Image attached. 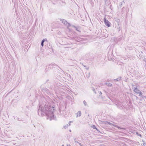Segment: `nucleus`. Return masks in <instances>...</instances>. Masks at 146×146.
Masks as SVG:
<instances>
[{"label": "nucleus", "instance_id": "1", "mask_svg": "<svg viewBox=\"0 0 146 146\" xmlns=\"http://www.w3.org/2000/svg\"><path fill=\"white\" fill-rule=\"evenodd\" d=\"M54 108L50 107L47 105H41L39 106L38 110V114L41 115L47 116L50 120L54 119L53 113L54 112Z\"/></svg>", "mask_w": 146, "mask_h": 146}, {"label": "nucleus", "instance_id": "2", "mask_svg": "<svg viewBox=\"0 0 146 146\" xmlns=\"http://www.w3.org/2000/svg\"><path fill=\"white\" fill-rule=\"evenodd\" d=\"M133 90L135 93L139 94L140 96H141L142 94L141 92L136 87H134L133 88Z\"/></svg>", "mask_w": 146, "mask_h": 146}, {"label": "nucleus", "instance_id": "3", "mask_svg": "<svg viewBox=\"0 0 146 146\" xmlns=\"http://www.w3.org/2000/svg\"><path fill=\"white\" fill-rule=\"evenodd\" d=\"M104 22L105 25L108 27H110V23L108 21V20H107L105 18H104Z\"/></svg>", "mask_w": 146, "mask_h": 146}, {"label": "nucleus", "instance_id": "4", "mask_svg": "<svg viewBox=\"0 0 146 146\" xmlns=\"http://www.w3.org/2000/svg\"><path fill=\"white\" fill-rule=\"evenodd\" d=\"M62 23L64 24L65 25H66L68 27L69 26H70V25L69 23H68L67 21L64 19H62L61 20Z\"/></svg>", "mask_w": 146, "mask_h": 146}, {"label": "nucleus", "instance_id": "5", "mask_svg": "<svg viewBox=\"0 0 146 146\" xmlns=\"http://www.w3.org/2000/svg\"><path fill=\"white\" fill-rule=\"evenodd\" d=\"M81 115V112L80 111H78L77 113H76V117H80Z\"/></svg>", "mask_w": 146, "mask_h": 146}, {"label": "nucleus", "instance_id": "6", "mask_svg": "<svg viewBox=\"0 0 146 146\" xmlns=\"http://www.w3.org/2000/svg\"><path fill=\"white\" fill-rule=\"evenodd\" d=\"M70 123H69V125L67 124L64 126V129H66L68 126H70Z\"/></svg>", "mask_w": 146, "mask_h": 146}, {"label": "nucleus", "instance_id": "7", "mask_svg": "<svg viewBox=\"0 0 146 146\" xmlns=\"http://www.w3.org/2000/svg\"><path fill=\"white\" fill-rule=\"evenodd\" d=\"M121 77H119L117 78L116 79H115L114 80L115 81H118L121 79Z\"/></svg>", "mask_w": 146, "mask_h": 146}, {"label": "nucleus", "instance_id": "8", "mask_svg": "<svg viewBox=\"0 0 146 146\" xmlns=\"http://www.w3.org/2000/svg\"><path fill=\"white\" fill-rule=\"evenodd\" d=\"M44 39H43L42 42H41V46H43V45H44Z\"/></svg>", "mask_w": 146, "mask_h": 146}, {"label": "nucleus", "instance_id": "9", "mask_svg": "<svg viewBox=\"0 0 146 146\" xmlns=\"http://www.w3.org/2000/svg\"><path fill=\"white\" fill-rule=\"evenodd\" d=\"M106 123H107L108 124L111 125H112L113 126H116V125H114L113 124L111 123L110 122H106Z\"/></svg>", "mask_w": 146, "mask_h": 146}, {"label": "nucleus", "instance_id": "10", "mask_svg": "<svg viewBox=\"0 0 146 146\" xmlns=\"http://www.w3.org/2000/svg\"><path fill=\"white\" fill-rule=\"evenodd\" d=\"M92 127L94 129H97L96 128V126L95 125H93L92 126Z\"/></svg>", "mask_w": 146, "mask_h": 146}, {"label": "nucleus", "instance_id": "11", "mask_svg": "<svg viewBox=\"0 0 146 146\" xmlns=\"http://www.w3.org/2000/svg\"><path fill=\"white\" fill-rule=\"evenodd\" d=\"M83 103L84 104L85 106H86L87 105V103L85 101H84L83 102Z\"/></svg>", "mask_w": 146, "mask_h": 146}, {"label": "nucleus", "instance_id": "12", "mask_svg": "<svg viewBox=\"0 0 146 146\" xmlns=\"http://www.w3.org/2000/svg\"><path fill=\"white\" fill-rule=\"evenodd\" d=\"M143 145H146V142L143 141Z\"/></svg>", "mask_w": 146, "mask_h": 146}, {"label": "nucleus", "instance_id": "13", "mask_svg": "<svg viewBox=\"0 0 146 146\" xmlns=\"http://www.w3.org/2000/svg\"><path fill=\"white\" fill-rule=\"evenodd\" d=\"M74 141H75V143H78V141H76V139H74Z\"/></svg>", "mask_w": 146, "mask_h": 146}, {"label": "nucleus", "instance_id": "14", "mask_svg": "<svg viewBox=\"0 0 146 146\" xmlns=\"http://www.w3.org/2000/svg\"><path fill=\"white\" fill-rule=\"evenodd\" d=\"M78 143L80 145V146H82V145L81 144V143Z\"/></svg>", "mask_w": 146, "mask_h": 146}, {"label": "nucleus", "instance_id": "15", "mask_svg": "<svg viewBox=\"0 0 146 146\" xmlns=\"http://www.w3.org/2000/svg\"><path fill=\"white\" fill-rule=\"evenodd\" d=\"M72 121H70L69 123H70H70H72Z\"/></svg>", "mask_w": 146, "mask_h": 146}, {"label": "nucleus", "instance_id": "16", "mask_svg": "<svg viewBox=\"0 0 146 146\" xmlns=\"http://www.w3.org/2000/svg\"><path fill=\"white\" fill-rule=\"evenodd\" d=\"M67 146H70V144H67Z\"/></svg>", "mask_w": 146, "mask_h": 146}, {"label": "nucleus", "instance_id": "17", "mask_svg": "<svg viewBox=\"0 0 146 146\" xmlns=\"http://www.w3.org/2000/svg\"><path fill=\"white\" fill-rule=\"evenodd\" d=\"M89 68H87V67H86V69H87V70H88V69Z\"/></svg>", "mask_w": 146, "mask_h": 146}, {"label": "nucleus", "instance_id": "18", "mask_svg": "<svg viewBox=\"0 0 146 146\" xmlns=\"http://www.w3.org/2000/svg\"><path fill=\"white\" fill-rule=\"evenodd\" d=\"M139 135L141 137V135Z\"/></svg>", "mask_w": 146, "mask_h": 146}, {"label": "nucleus", "instance_id": "19", "mask_svg": "<svg viewBox=\"0 0 146 146\" xmlns=\"http://www.w3.org/2000/svg\"><path fill=\"white\" fill-rule=\"evenodd\" d=\"M110 85H109L110 86H111V84H110Z\"/></svg>", "mask_w": 146, "mask_h": 146}, {"label": "nucleus", "instance_id": "20", "mask_svg": "<svg viewBox=\"0 0 146 146\" xmlns=\"http://www.w3.org/2000/svg\"><path fill=\"white\" fill-rule=\"evenodd\" d=\"M62 146H64V145H62Z\"/></svg>", "mask_w": 146, "mask_h": 146}, {"label": "nucleus", "instance_id": "21", "mask_svg": "<svg viewBox=\"0 0 146 146\" xmlns=\"http://www.w3.org/2000/svg\"><path fill=\"white\" fill-rule=\"evenodd\" d=\"M146 69V64H145Z\"/></svg>", "mask_w": 146, "mask_h": 146}, {"label": "nucleus", "instance_id": "22", "mask_svg": "<svg viewBox=\"0 0 146 146\" xmlns=\"http://www.w3.org/2000/svg\"><path fill=\"white\" fill-rule=\"evenodd\" d=\"M70 132H71V130H70Z\"/></svg>", "mask_w": 146, "mask_h": 146}]
</instances>
